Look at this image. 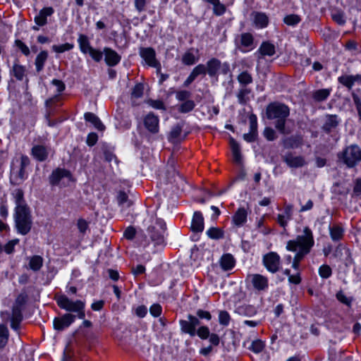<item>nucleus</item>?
<instances>
[{"mask_svg":"<svg viewBox=\"0 0 361 361\" xmlns=\"http://www.w3.org/2000/svg\"><path fill=\"white\" fill-rule=\"evenodd\" d=\"M314 240L313 233L309 227H305L302 235H299L294 240L288 241L286 249L289 251L296 252L292 267L298 272L299 264L305 255L310 252L314 246Z\"/></svg>","mask_w":361,"mask_h":361,"instance_id":"obj_1","label":"nucleus"},{"mask_svg":"<svg viewBox=\"0 0 361 361\" xmlns=\"http://www.w3.org/2000/svg\"><path fill=\"white\" fill-rule=\"evenodd\" d=\"M289 108L284 104L279 103H273L267 108V115L269 119H276L275 124L276 128L283 134H287L289 132L286 130L285 123L286 118L289 116Z\"/></svg>","mask_w":361,"mask_h":361,"instance_id":"obj_2","label":"nucleus"},{"mask_svg":"<svg viewBox=\"0 0 361 361\" xmlns=\"http://www.w3.org/2000/svg\"><path fill=\"white\" fill-rule=\"evenodd\" d=\"M15 220L20 233L27 234L31 228L30 210L26 204L16 206Z\"/></svg>","mask_w":361,"mask_h":361,"instance_id":"obj_3","label":"nucleus"},{"mask_svg":"<svg viewBox=\"0 0 361 361\" xmlns=\"http://www.w3.org/2000/svg\"><path fill=\"white\" fill-rule=\"evenodd\" d=\"M56 303L58 306L68 312H73L78 314L80 319H84L85 314V302L81 300L73 301L66 295H61L57 298Z\"/></svg>","mask_w":361,"mask_h":361,"instance_id":"obj_4","label":"nucleus"},{"mask_svg":"<svg viewBox=\"0 0 361 361\" xmlns=\"http://www.w3.org/2000/svg\"><path fill=\"white\" fill-rule=\"evenodd\" d=\"M72 174L68 170L63 169H56L54 170L49 177L50 184L52 185H58L60 187H66L73 183Z\"/></svg>","mask_w":361,"mask_h":361,"instance_id":"obj_5","label":"nucleus"},{"mask_svg":"<svg viewBox=\"0 0 361 361\" xmlns=\"http://www.w3.org/2000/svg\"><path fill=\"white\" fill-rule=\"evenodd\" d=\"M339 158L348 166L353 167L361 161V149L357 145H351L345 148Z\"/></svg>","mask_w":361,"mask_h":361,"instance_id":"obj_6","label":"nucleus"},{"mask_svg":"<svg viewBox=\"0 0 361 361\" xmlns=\"http://www.w3.org/2000/svg\"><path fill=\"white\" fill-rule=\"evenodd\" d=\"M140 55L148 66L157 68L158 71H160V63L157 60L155 51L152 48H141Z\"/></svg>","mask_w":361,"mask_h":361,"instance_id":"obj_7","label":"nucleus"},{"mask_svg":"<svg viewBox=\"0 0 361 361\" xmlns=\"http://www.w3.org/2000/svg\"><path fill=\"white\" fill-rule=\"evenodd\" d=\"M263 264L266 269L271 273H276L280 266V257L274 252H271L263 257Z\"/></svg>","mask_w":361,"mask_h":361,"instance_id":"obj_8","label":"nucleus"},{"mask_svg":"<svg viewBox=\"0 0 361 361\" xmlns=\"http://www.w3.org/2000/svg\"><path fill=\"white\" fill-rule=\"evenodd\" d=\"M247 280L252 283L253 288L258 290H266L269 286L268 279L261 274H250L247 276Z\"/></svg>","mask_w":361,"mask_h":361,"instance_id":"obj_9","label":"nucleus"},{"mask_svg":"<svg viewBox=\"0 0 361 361\" xmlns=\"http://www.w3.org/2000/svg\"><path fill=\"white\" fill-rule=\"evenodd\" d=\"M159 119L154 114L149 113L144 118V126L151 133L155 134L159 132Z\"/></svg>","mask_w":361,"mask_h":361,"instance_id":"obj_10","label":"nucleus"},{"mask_svg":"<svg viewBox=\"0 0 361 361\" xmlns=\"http://www.w3.org/2000/svg\"><path fill=\"white\" fill-rule=\"evenodd\" d=\"M75 317L71 314H65L61 317L55 318L54 320V329L59 331L68 327L74 321Z\"/></svg>","mask_w":361,"mask_h":361,"instance_id":"obj_11","label":"nucleus"},{"mask_svg":"<svg viewBox=\"0 0 361 361\" xmlns=\"http://www.w3.org/2000/svg\"><path fill=\"white\" fill-rule=\"evenodd\" d=\"M104 60L109 66H115L121 59V56L114 50L105 47L104 49Z\"/></svg>","mask_w":361,"mask_h":361,"instance_id":"obj_12","label":"nucleus"},{"mask_svg":"<svg viewBox=\"0 0 361 361\" xmlns=\"http://www.w3.org/2000/svg\"><path fill=\"white\" fill-rule=\"evenodd\" d=\"M54 8L51 7L43 8L39 13L35 17V22L39 26H43L47 24V18L54 13Z\"/></svg>","mask_w":361,"mask_h":361,"instance_id":"obj_13","label":"nucleus"},{"mask_svg":"<svg viewBox=\"0 0 361 361\" xmlns=\"http://www.w3.org/2000/svg\"><path fill=\"white\" fill-rule=\"evenodd\" d=\"M191 229L196 233H201L204 230V218L200 212L194 213L191 222Z\"/></svg>","mask_w":361,"mask_h":361,"instance_id":"obj_14","label":"nucleus"},{"mask_svg":"<svg viewBox=\"0 0 361 361\" xmlns=\"http://www.w3.org/2000/svg\"><path fill=\"white\" fill-rule=\"evenodd\" d=\"M26 260L27 262V265L25 266L26 269L33 271H39L43 265V258L39 255L28 257Z\"/></svg>","mask_w":361,"mask_h":361,"instance_id":"obj_15","label":"nucleus"},{"mask_svg":"<svg viewBox=\"0 0 361 361\" xmlns=\"http://www.w3.org/2000/svg\"><path fill=\"white\" fill-rule=\"evenodd\" d=\"M253 22L257 28H264L268 25L269 18L264 13L262 12H255L252 13Z\"/></svg>","mask_w":361,"mask_h":361,"instance_id":"obj_16","label":"nucleus"},{"mask_svg":"<svg viewBox=\"0 0 361 361\" xmlns=\"http://www.w3.org/2000/svg\"><path fill=\"white\" fill-rule=\"evenodd\" d=\"M49 154V151L43 145H35L32 149V155L39 161H44Z\"/></svg>","mask_w":361,"mask_h":361,"instance_id":"obj_17","label":"nucleus"},{"mask_svg":"<svg viewBox=\"0 0 361 361\" xmlns=\"http://www.w3.org/2000/svg\"><path fill=\"white\" fill-rule=\"evenodd\" d=\"M199 60L198 50L190 49L184 53L182 62L186 66L195 64Z\"/></svg>","mask_w":361,"mask_h":361,"instance_id":"obj_18","label":"nucleus"},{"mask_svg":"<svg viewBox=\"0 0 361 361\" xmlns=\"http://www.w3.org/2000/svg\"><path fill=\"white\" fill-rule=\"evenodd\" d=\"M241 51L247 52L254 49L253 37L250 33H243L240 36Z\"/></svg>","mask_w":361,"mask_h":361,"instance_id":"obj_19","label":"nucleus"},{"mask_svg":"<svg viewBox=\"0 0 361 361\" xmlns=\"http://www.w3.org/2000/svg\"><path fill=\"white\" fill-rule=\"evenodd\" d=\"M235 264L234 257L231 254H225L220 259V266L224 271L232 269Z\"/></svg>","mask_w":361,"mask_h":361,"instance_id":"obj_20","label":"nucleus"},{"mask_svg":"<svg viewBox=\"0 0 361 361\" xmlns=\"http://www.w3.org/2000/svg\"><path fill=\"white\" fill-rule=\"evenodd\" d=\"M247 213L244 208H239L233 216V222L235 226H243L247 221Z\"/></svg>","mask_w":361,"mask_h":361,"instance_id":"obj_21","label":"nucleus"},{"mask_svg":"<svg viewBox=\"0 0 361 361\" xmlns=\"http://www.w3.org/2000/svg\"><path fill=\"white\" fill-rule=\"evenodd\" d=\"M221 62L216 59H212L207 63L206 69L209 76H215L220 68Z\"/></svg>","mask_w":361,"mask_h":361,"instance_id":"obj_22","label":"nucleus"},{"mask_svg":"<svg viewBox=\"0 0 361 361\" xmlns=\"http://www.w3.org/2000/svg\"><path fill=\"white\" fill-rule=\"evenodd\" d=\"M338 81L344 86L350 89L356 81L361 82V75H342L338 78Z\"/></svg>","mask_w":361,"mask_h":361,"instance_id":"obj_23","label":"nucleus"},{"mask_svg":"<svg viewBox=\"0 0 361 361\" xmlns=\"http://www.w3.org/2000/svg\"><path fill=\"white\" fill-rule=\"evenodd\" d=\"M85 119L91 123L95 128L99 130H104V126L100 121V119L93 113L87 112L85 114Z\"/></svg>","mask_w":361,"mask_h":361,"instance_id":"obj_24","label":"nucleus"},{"mask_svg":"<svg viewBox=\"0 0 361 361\" xmlns=\"http://www.w3.org/2000/svg\"><path fill=\"white\" fill-rule=\"evenodd\" d=\"M150 237L154 243L155 245H162L164 243V231L163 229L155 230L153 228L150 231Z\"/></svg>","mask_w":361,"mask_h":361,"instance_id":"obj_25","label":"nucleus"},{"mask_svg":"<svg viewBox=\"0 0 361 361\" xmlns=\"http://www.w3.org/2000/svg\"><path fill=\"white\" fill-rule=\"evenodd\" d=\"M236 312L245 317H252L256 314L257 309L252 305H245L238 307Z\"/></svg>","mask_w":361,"mask_h":361,"instance_id":"obj_26","label":"nucleus"},{"mask_svg":"<svg viewBox=\"0 0 361 361\" xmlns=\"http://www.w3.org/2000/svg\"><path fill=\"white\" fill-rule=\"evenodd\" d=\"M230 144L233 160L235 162L240 164L242 159L240 146L233 138L231 139Z\"/></svg>","mask_w":361,"mask_h":361,"instance_id":"obj_27","label":"nucleus"},{"mask_svg":"<svg viewBox=\"0 0 361 361\" xmlns=\"http://www.w3.org/2000/svg\"><path fill=\"white\" fill-rule=\"evenodd\" d=\"M78 41L80 49L83 54H88L93 48L91 47L90 42L85 35H80Z\"/></svg>","mask_w":361,"mask_h":361,"instance_id":"obj_28","label":"nucleus"},{"mask_svg":"<svg viewBox=\"0 0 361 361\" xmlns=\"http://www.w3.org/2000/svg\"><path fill=\"white\" fill-rule=\"evenodd\" d=\"M22 320V314L20 313V311L16 309L13 310L12 312V317H11V328L15 330L18 331L20 326V322Z\"/></svg>","mask_w":361,"mask_h":361,"instance_id":"obj_29","label":"nucleus"},{"mask_svg":"<svg viewBox=\"0 0 361 361\" xmlns=\"http://www.w3.org/2000/svg\"><path fill=\"white\" fill-rule=\"evenodd\" d=\"M339 123L338 116L336 115H329L326 116L325 123L324 125V130L327 131L331 130L335 128Z\"/></svg>","mask_w":361,"mask_h":361,"instance_id":"obj_30","label":"nucleus"},{"mask_svg":"<svg viewBox=\"0 0 361 361\" xmlns=\"http://www.w3.org/2000/svg\"><path fill=\"white\" fill-rule=\"evenodd\" d=\"M213 5V12L216 16H221L226 12V6L219 0H204Z\"/></svg>","mask_w":361,"mask_h":361,"instance_id":"obj_31","label":"nucleus"},{"mask_svg":"<svg viewBox=\"0 0 361 361\" xmlns=\"http://www.w3.org/2000/svg\"><path fill=\"white\" fill-rule=\"evenodd\" d=\"M259 52L263 56H273L275 54L274 46L269 42H264L259 47Z\"/></svg>","mask_w":361,"mask_h":361,"instance_id":"obj_32","label":"nucleus"},{"mask_svg":"<svg viewBox=\"0 0 361 361\" xmlns=\"http://www.w3.org/2000/svg\"><path fill=\"white\" fill-rule=\"evenodd\" d=\"M286 161L291 167H300L305 164V160L301 157H288Z\"/></svg>","mask_w":361,"mask_h":361,"instance_id":"obj_33","label":"nucleus"},{"mask_svg":"<svg viewBox=\"0 0 361 361\" xmlns=\"http://www.w3.org/2000/svg\"><path fill=\"white\" fill-rule=\"evenodd\" d=\"M207 236L211 239L218 240L224 237V232L221 229L216 227L209 228L206 232Z\"/></svg>","mask_w":361,"mask_h":361,"instance_id":"obj_34","label":"nucleus"},{"mask_svg":"<svg viewBox=\"0 0 361 361\" xmlns=\"http://www.w3.org/2000/svg\"><path fill=\"white\" fill-rule=\"evenodd\" d=\"M181 330L191 336L196 335V330L193 329L190 322L188 320H181L180 322Z\"/></svg>","mask_w":361,"mask_h":361,"instance_id":"obj_35","label":"nucleus"},{"mask_svg":"<svg viewBox=\"0 0 361 361\" xmlns=\"http://www.w3.org/2000/svg\"><path fill=\"white\" fill-rule=\"evenodd\" d=\"M330 92L329 89L319 90L314 92L313 97L318 102L324 101L329 96Z\"/></svg>","mask_w":361,"mask_h":361,"instance_id":"obj_36","label":"nucleus"},{"mask_svg":"<svg viewBox=\"0 0 361 361\" xmlns=\"http://www.w3.org/2000/svg\"><path fill=\"white\" fill-rule=\"evenodd\" d=\"M195 102L192 100L188 99L184 101L178 107V111L181 113H188L195 108Z\"/></svg>","mask_w":361,"mask_h":361,"instance_id":"obj_37","label":"nucleus"},{"mask_svg":"<svg viewBox=\"0 0 361 361\" xmlns=\"http://www.w3.org/2000/svg\"><path fill=\"white\" fill-rule=\"evenodd\" d=\"M8 339V331L6 326L0 324V348L6 345Z\"/></svg>","mask_w":361,"mask_h":361,"instance_id":"obj_38","label":"nucleus"},{"mask_svg":"<svg viewBox=\"0 0 361 361\" xmlns=\"http://www.w3.org/2000/svg\"><path fill=\"white\" fill-rule=\"evenodd\" d=\"M73 47L74 45L71 43L55 44L52 46V50L56 53L61 54L71 50L73 48Z\"/></svg>","mask_w":361,"mask_h":361,"instance_id":"obj_39","label":"nucleus"},{"mask_svg":"<svg viewBox=\"0 0 361 361\" xmlns=\"http://www.w3.org/2000/svg\"><path fill=\"white\" fill-rule=\"evenodd\" d=\"M182 128L179 125L173 126L169 133V140L170 142H175L180 136Z\"/></svg>","mask_w":361,"mask_h":361,"instance_id":"obj_40","label":"nucleus"},{"mask_svg":"<svg viewBox=\"0 0 361 361\" xmlns=\"http://www.w3.org/2000/svg\"><path fill=\"white\" fill-rule=\"evenodd\" d=\"M343 234V230L339 226L330 227V235L333 240H340Z\"/></svg>","mask_w":361,"mask_h":361,"instance_id":"obj_41","label":"nucleus"},{"mask_svg":"<svg viewBox=\"0 0 361 361\" xmlns=\"http://www.w3.org/2000/svg\"><path fill=\"white\" fill-rule=\"evenodd\" d=\"M336 299L341 303L350 307L353 300V298L347 297L343 291H338L336 295Z\"/></svg>","mask_w":361,"mask_h":361,"instance_id":"obj_42","label":"nucleus"},{"mask_svg":"<svg viewBox=\"0 0 361 361\" xmlns=\"http://www.w3.org/2000/svg\"><path fill=\"white\" fill-rule=\"evenodd\" d=\"M47 58V54L44 51L40 52L35 61L36 68L37 71H39L42 69L44 63Z\"/></svg>","mask_w":361,"mask_h":361,"instance_id":"obj_43","label":"nucleus"},{"mask_svg":"<svg viewBox=\"0 0 361 361\" xmlns=\"http://www.w3.org/2000/svg\"><path fill=\"white\" fill-rule=\"evenodd\" d=\"M23 192L20 189H16L13 192V196L15 200L16 205L26 204L23 199Z\"/></svg>","mask_w":361,"mask_h":361,"instance_id":"obj_44","label":"nucleus"},{"mask_svg":"<svg viewBox=\"0 0 361 361\" xmlns=\"http://www.w3.org/2000/svg\"><path fill=\"white\" fill-rule=\"evenodd\" d=\"M231 320V317L226 311H220L219 314V322L223 326H228Z\"/></svg>","mask_w":361,"mask_h":361,"instance_id":"obj_45","label":"nucleus"},{"mask_svg":"<svg viewBox=\"0 0 361 361\" xmlns=\"http://www.w3.org/2000/svg\"><path fill=\"white\" fill-rule=\"evenodd\" d=\"M319 276L323 279H328L331 275V269L326 264L322 265L319 269Z\"/></svg>","mask_w":361,"mask_h":361,"instance_id":"obj_46","label":"nucleus"},{"mask_svg":"<svg viewBox=\"0 0 361 361\" xmlns=\"http://www.w3.org/2000/svg\"><path fill=\"white\" fill-rule=\"evenodd\" d=\"M283 21L286 24L288 25H295L300 21V18L297 15L291 14L286 16L284 18Z\"/></svg>","mask_w":361,"mask_h":361,"instance_id":"obj_47","label":"nucleus"},{"mask_svg":"<svg viewBox=\"0 0 361 361\" xmlns=\"http://www.w3.org/2000/svg\"><path fill=\"white\" fill-rule=\"evenodd\" d=\"M264 343L260 340L254 341L250 346V350L255 353H259L263 350Z\"/></svg>","mask_w":361,"mask_h":361,"instance_id":"obj_48","label":"nucleus"},{"mask_svg":"<svg viewBox=\"0 0 361 361\" xmlns=\"http://www.w3.org/2000/svg\"><path fill=\"white\" fill-rule=\"evenodd\" d=\"M240 83L247 85L252 82V79L250 73L247 72L241 73L238 77Z\"/></svg>","mask_w":361,"mask_h":361,"instance_id":"obj_49","label":"nucleus"},{"mask_svg":"<svg viewBox=\"0 0 361 361\" xmlns=\"http://www.w3.org/2000/svg\"><path fill=\"white\" fill-rule=\"evenodd\" d=\"M250 131L257 134V118L255 114L249 116Z\"/></svg>","mask_w":361,"mask_h":361,"instance_id":"obj_50","label":"nucleus"},{"mask_svg":"<svg viewBox=\"0 0 361 361\" xmlns=\"http://www.w3.org/2000/svg\"><path fill=\"white\" fill-rule=\"evenodd\" d=\"M25 69L23 66L20 65H15L13 66V73L15 77L18 80H22L25 75Z\"/></svg>","mask_w":361,"mask_h":361,"instance_id":"obj_51","label":"nucleus"},{"mask_svg":"<svg viewBox=\"0 0 361 361\" xmlns=\"http://www.w3.org/2000/svg\"><path fill=\"white\" fill-rule=\"evenodd\" d=\"M196 334L202 339H207L209 336V330L207 326H200L197 331Z\"/></svg>","mask_w":361,"mask_h":361,"instance_id":"obj_52","label":"nucleus"},{"mask_svg":"<svg viewBox=\"0 0 361 361\" xmlns=\"http://www.w3.org/2000/svg\"><path fill=\"white\" fill-rule=\"evenodd\" d=\"M144 87L142 84H137L133 89L132 97L134 98H140L142 96Z\"/></svg>","mask_w":361,"mask_h":361,"instance_id":"obj_53","label":"nucleus"},{"mask_svg":"<svg viewBox=\"0 0 361 361\" xmlns=\"http://www.w3.org/2000/svg\"><path fill=\"white\" fill-rule=\"evenodd\" d=\"M90 56L97 62H99L103 57L104 51L92 48L90 51L88 53Z\"/></svg>","mask_w":361,"mask_h":361,"instance_id":"obj_54","label":"nucleus"},{"mask_svg":"<svg viewBox=\"0 0 361 361\" xmlns=\"http://www.w3.org/2000/svg\"><path fill=\"white\" fill-rule=\"evenodd\" d=\"M18 239H13L8 242L4 246V251L7 254H11L13 252L15 246L18 244Z\"/></svg>","mask_w":361,"mask_h":361,"instance_id":"obj_55","label":"nucleus"},{"mask_svg":"<svg viewBox=\"0 0 361 361\" xmlns=\"http://www.w3.org/2000/svg\"><path fill=\"white\" fill-rule=\"evenodd\" d=\"M191 73L197 78L200 75H205L207 72L204 64H199L193 68Z\"/></svg>","mask_w":361,"mask_h":361,"instance_id":"obj_56","label":"nucleus"},{"mask_svg":"<svg viewBox=\"0 0 361 361\" xmlns=\"http://www.w3.org/2000/svg\"><path fill=\"white\" fill-rule=\"evenodd\" d=\"M190 97V92L186 90L178 91L176 93V97L178 101L184 102L188 99Z\"/></svg>","mask_w":361,"mask_h":361,"instance_id":"obj_57","label":"nucleus"},{"mask_svg":"<svg viewBox=\"0 0 361 361\" xmlns=\"http://www.w3.org/2000/svg\"><path fill=\"white\" fill-rule=\"evenodd\" d=\"M162 312V308L159 304H153L149 308L150 314L155 317H157L161 315Z\"/></svg>","mask_w":361,"mask_h":361,"instance_id":"obj_58","label":"nucleus"},{"mask_svg":"<svg viewBox=\"0 0 361 361\" xmlns=\"http://www.w3.org/2000/svg\"><path fill=\"white\" fill-rule=\"evenodd\" d=\"M148 104L156 109H164V104L161 100L150 99L147 102Z\"/></svg>","mask_w":361,"mask_h":361,"instance_id":"obj_59","label":"nucleus"},{"mask_svg":"<svg viewBox=\"0 0 361 361\" xmlns=\"http://www.w3.org/2000/svg\"><path fill=\"white\" fill-rule=\"evenodd\" d=\"M264 135L268 140H274L276 138L275 131L271 128L264 129Z\"/></svg>","mask_w":361,"mask_h":361,"instance_id":"obj_60","label":"nucleus"},{"mask_svg":"<svg viewBox=\"0 0 361 361\" xmlns=\"http://www.w3.org/2000/svg\"><path fill=\"white\" fill-rule=\"evenodd\" d=\"M16 44L17 47L20 49V51L25 54L28 55L30 54V49L22 41L20 40H16Z\"/></svg>","mask_w":361,"mask_h":361,"instance_id":"obj_61","label":"nucleus"},{"mask_svg":"<svg viewBox=\"0 0 361 361\" xmlns=\"http://www.w3.org/2000/svg\"><path fill=\"white\" fill-rule=\"evenodd\" d=\"M97 140H98L97 135L94 133H91L87 135V144L89 146H93L97 143Z\"/></svg>","mask_w":361,"mask_h":361,"instance_id":"obj_62","label":"nucleus"},{"mask_svg":"<svg viewBox=\"0 0 361 361\" xmlns=\"http://www.w3.org/2000/svg\"><path fill=\"white\" fill-rule=\"evenodd\" d=\"M135 312L137 317L142 318L147 314V308L144 305H140L135 308Z\"/></svg>","mask_w":361,"mask_h":361,"instance_id":"obj_63","label":"nucleus"},{"mask_svg":"<svg viewBox=\"0 0 361 361\" xmlns=\"http://www.w3.org/2000/svg\"><path fill=\"white\" fill-rule=\"evenodd\" d=\"M135 235V230L133 227H128L124 231L123 235L127 239H133Z\"/></svg>","mask_w":361,"mask_h":361,"instance_id":"obj_64","label":"nucleus"}]
</instances>
